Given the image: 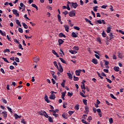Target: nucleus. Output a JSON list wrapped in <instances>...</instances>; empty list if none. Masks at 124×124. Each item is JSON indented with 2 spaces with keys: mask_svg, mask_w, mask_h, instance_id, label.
<instances>
[{
  "mask_svg": "<svg viewBox=\"0 0 124 124\" xmlns=\"http://www.w3.org/2000/svg\"><path fill=\"white\" fill-rule=\"evenodd\" d=\"M6 108L10 113H12V109H11V108H9V107H6Z\"/></svg>",
  "mask_w": 124,
  "mask_h": 124,
  "instance_id": "obj_38",
  "label": "nucleus"
},
{
  "mask_svg": "<svg viewBox=\"0 0 124 124\" xmlns=\"http://www.w3.org/2000/svg\"><path fill=\"white\" fill-rule=\"evenodd\" d=\"M2 116L3 117L4 119H6V118H7V112L6 111H3L2 112Z\"/></svg>",
  "mask_w": 124,
  "mask_h": 124,
  "instance_id": "obj_3",
  "label": "nucleus"
},
{
  "mask_svg": "<svg viewBox=\"0 0 124 124\" xmlns=\"http://www.w3.org/2000/svg\"><path fill=\"white\" fill-rule=\"evenodd\" d=\"M0 33L3 36H6V33H5V32L2 31H1V30H0Z\"/></svg>",
  "mask_w": 124,
  "mask_h": 124,
  "instance_id": "obj_17",
  "label": "nucleus"
},
{
  "mask_svg": "<svg viewBox=\"0 0 124 124\" xmlns=\"http://www.w3.org/2000/svg\"><path fill=\"white\" fill-rule=\"evenodd\" d=\"M106 31L108 33H110V32H111V28L108 27Z\"/></svg>",
  "mask_w": 124,
  "mask_h": 124,
  "instance_id": "obj_26",
  "label": "nucleus"
},
{
  "mask_svg": "<svg viewBox=\"0 0 124 124\" xmlns=\"http://www.w3.org/2000/svg\"><path fill=\"white\" fill-rule=\"evenodd\" d=\"M106 79L107 80V82L109 83V84H111V83H112V81L110 79H109V78H106Z\"/></svg>",
  "mask_w": 124,
  "mask_h": 124,
  "instance_id": "obj_42",
  "label": "nucleus"
},
{
  "mask_svg": "<svg viewBox=\"0 0 124 124\" xmlns=\"http://www.w3.org/2000/svg\"><path fill=\"white\" fill-rule=\"evenodd\" d=\"M109 122L110 124H113V118H111L109 119Z\"/></svg>",
  "mask_w": 124,
  "mask_h": 124,
  "instance_id": "obj_47",
  "label": "nucleus"
},
{
  "mask_svg": "<svg viewBox=\"0 0 124 124\" xmlns=\"http://www.w3.org/2000/svg\"><path fill=\"white\" fill-rule=\"evenodd\" d=\"M60 54H61V57H62V55H64V53H63V51H62V49H60Z\"/></svg>",
  "mask_w": 124,
  "mask_h": 124,
  "instance_id": "obj_49",
  "label": "nucleus"
},
{
  "mask_svg": "<svg viewBox=\"0 0 124 124\" xmlns=\"http://www.w3.org/2000/svg\"><path fill=\"white\" fill-rule=\"evenodd\" d=\"M22 25H23V27L24 28V29H28V25H27V24H26V23H22Z\"/></svg>",
  "mask_w": 124,
  "mask_h": 124,
  "instance_id": "obj_32",
  "label": "nucleus"
},
{
  "mask_svg": "<svg viewBox=\"0 0 124 124\" xmlns=\"http://www.w3.org/2000/svg\"><path fill=\"white\" fill-rule=\"evenodd\" d=\"M16 24H17L18 26H19V27H22V25H21V22H20L18 19L16 20Z\"/></svg>",
  "mask_w": 124,
  "mask_h": 124,
  "instance_id": "obj_24",
  "label": "nucleus"
},
{
  "mask_svg": "<svg viewBox=\"0 0 124 124\" xmlns=\"http://www.w3.org/2000/svg\"><path fill=\"white\" fill-rule=\"evenodd\" d=\"M81 88L82 90H86V87H85V84H82V85L81 86Z\"/></svg>",
  "mask_w": 124,
  "mask_h": 124,
  "instance_id": "obj_43",
  "label": "nucleus"
},
{
  "mask_svg": "<svg viewBox=\"0 0 124 124\" xmlns=\"http://www.w3.org/2000/svg\"><path fill=\"white\" fill-rule=\"evenodd\" d=\"M64 85H65V80L63 79L62 82L61 83V86L62 88H64Z\"/></svg>",
  "mask_w": 124,
  "mask_h": 124,
  "instance_id": "obj_20",
  "label": "nucleus"
},
{
  "mask_svg": "<svg viewBox=\"0 0 124 124\" xmlns=\"http://www.w3.org/2000/svg\"><path fill=\"white\" fill-rule=\"evenodd\" d=\"M110 97H111V98H113V99H115V100H117V98H116V97H115V96H114L113 94H110Z\"/></svg>",
  "mask_w": 124,
  "mask_h": 124,
  "instance_id": "obj_27",
  "label": "nucleus"
},
{
  "mask_svg": "<svg viewBox=\"0 0 124 124\" xmlns=\"http://www.w3.org/2000/svg\"><path fill=\"white\" fill-rule=\"evenodd\" d=\"M59 71H60V72H63V69L62 68H60V69L59 68V67H58V69H57Z\"/></svg>",
  "mask_w": 124,
  "mask_h": 124,
  "instance_id": "obj_41",
  "label": "nucleus"
},
{
  "mask_svg": "<svg viewBox=\"0 0 124 124\" xmlns=\"http://www.w3.org/2000/svg\"><path fill=\"white\" fill-rule=\"evenodd\" d=\"M24 36H25V38H26V39H30V38H31L32 37V36L30 37V36H27L26 35H25Z\"/></svg>",
  "mask_w": 124,
  "mask_h": 124,
  "instance_id": "obj_46",
  "label": "nucleus"
},
{
  "mask_svg": "<svg viewBox=\"0 0 124 124\" xmlns=\"http://www.w3.org/2000/svg\"><path fill=\"white\" fill-rule=\"evenodd\" d=\"M55 98H56V96L55 95V94H51L49 96L50 99H55Z\"/></svg>",
  "mask_w": 124,
  "mask_h": 124,
  "instance_id": "obj_18",
  "label": "nucleus"
},
{
  "mask_svg": "<svg viewBox=\"0 0 124 124\" xmlns=\"http://www.w3.org/2000/svg\"><path fill=\"white\" fill-rule=\"evenodd\" d=\"M8 52V53H9V52H10V50H9V49H6L4 50V53H6Z\"/></svg>",
  "mask_w": 124,
  "mask_h": 124,
  "instance_id": "obj_53",
  "label": "nucleus"
},
{
  "mask_svg": "<svg viewBox=\"0 0 124 124\" xmlns=\"http://www.w3.org/2000/svg\"><path fill=\"white\" fill-rule=\"evenodd\" d=\"M75 15H76L75 13L73 11L69 12V16H70V17H74V16H75Z\"/></svg>",
  "mask_w": 124,
  "mask_h": 124,
  "instance_id": "obj_2",
  "label": "nucleus"
},
{
  "mask_svg": "<svg viewBox=\"0 0 124 124\" xmlns=\"http://www.w3.org/2000/svg\"><path fill=\"white\" fill-rule=\"evenodd\" d=\"M64 28L65 29V31L67 32L69 31V26L68 25H64Z\"/></svg>",
  "mask_w": 124,
  "mask_h": 124,
  "instance_id": "obj_7",
  "label": "nucleus"
},
{
  "mask_svg": "<svg viewBox=\"0 0 124 124\" xmlns=\"http://www.w3.org/2000/svg\"><path fill=\"white\" fill-rule=\"evenodd\" d=\"M59 60H60L63 63H65V64H66V62H65V61H64L63 59L62 58H59Z\"/></svg>",
  "mask_w": 124,
  "mask_h": 124,
  "instance_id": "obj_23",
  "label": "nucleus"
},
{
  "mask_svg": "<svg viewBox=\"0 0 124 124\" xmlns=\"http://www.w3.org/2000/svg\"><path fill=\"white\" fill-rule=\"evenodd\" d=\"M14 41L17 44H20V42H19V41H18V40L16 39H14Z\"/></svg>",
  "mask_w": 124,
  "mask_h": 124,
  "instance_id": "obj_45",
  "label": "nucleus"
},
{
  "mask_svg": "<svg viewBox=\"0 0 124 124\" xmlns=\"http://www.w3.org/2000/svg\"><path fill=\"white\" fill-rule=\"evenodd\" d=\"M2 59L3 60L4 62H7V63H9V62H8L7 61V59H6L4 57H3V58H2Z\"/></svg>",
  "mask_w": 124,
  "mask_h": 124,
  "instance_id": "obj_36",
  "label": "nucleus"
},
{
  "mask_svg": "<svg viewBox=\"0 0 124 124\" xmlns=\"http://www.w3.org/2000/svg\"><path fill=\"white\" fill-rule=\"evenodd\" d=\"M71 36L72 37H74V38H76L78 36V33H75L74 32H73L72 33Z\"/></svg>",
  "mask_w": 124,
  "mask_h": 124,
  "instance_id": "obj_4",
  "label": "nucleus"
},
{
  "mask_svg": "<svg viewBox=\"0 0 124 124\" xmlns=\"http://www.w3.org/2000/svg\"><path fill=\"white\" fill-rule=\"evenodd\" d=\"M93 109L94 113H96L97 110H96V108H93Z\"/></svg>",
  "mask_w": 124,
  "mask_h": 124,
  "instance_id": "obj_64",
  "label": "nucleus"
},
{
  "mask_svg": "<svg viewBox=\"0 0 124 124\" xmlns=\"http://www.w3.org/2000/svg\"><path fill=\"white\" fill-rule=\"evenodd\" d=\"M79 80V78L78 77H76L74 76V81H78Z\"/></svg>",
  "mask_w": 124,
  "mask_h": 124,
  "instance_id": "obj_44",
  "label": "nucleus"
},
{
  "mask_svg": "<svg viewBox=\"0 0 124 124\" xmlns=\"http://www.w3.org/2000/svg\"><path fill=\"white\" fill-rule=\"evenodd\" d=\"M118 58H119L120 59H122V54L120 52H118Z\"/></svg>",
  "mask_w": 124,
  "mask_h": 124,
  "instance_id": "obj_60",
  "label": "nucleus"
},
{
  "mask_svg": "<svg viewBox=\"0 0 124 124\" xmlns=\"http://www.w3.org/2000/svg\"><path fill=\"white\" fill-rule=\"evenodd\" d=\"M87 101H88V100H86L85 99H83V103H84V104L85 105H87L88 103H87Z\"/></svg>",
  "mask_w": 124,
  "mask_h": 124,
  "instance_id": "obj_35",
  "label": "nucleus"
},
{
  "mask_svg": "<svg viewBox=\"0 0 124 124\" xmlns=\"http://www.w3.org/2000/svg\"><path fill=\"white\" fill-rule=\"evenodd\" d=\"M85 22H87V23H89L91 26H93V24L92 23V21L91 20L88 19V18H85Z\"/></svg>",
  "mask_w": 124,
  "mask_h": 124,
  "instance_id": "obj_11",
  "label": "nucleus"
},
{
  "mask_svg": "<svg viewBox=\"0 0 124 124\" xmlns=\"http://www.w3.org/2000/svg\"><path fill=\"white\" fill-rule=\"evenodd\" d=\"M74 50H76V51H78L79 50V47L78 46H74L73 47Z\"/></svg>",
  "mask_w": 124,
  "mask_h": 124,
  "instance_id": "obj_52",
  "label": "nucleus"
},
{
  "mask_svg": "<svg viewBox=\"0 0 124 124\" xmlns=\"http://www.w3.org/2000/svg\"><path fill=\"white\" fill-rule=\"evenodd\" d=\"M63 42H64V41H63L62 39H60L58 40L59 45L60 46L62 45V44L63 43Z\"/></svg>",
  "mask_w": 124,
  "mask_h": 124,
  "instance_id": "obj_12",
  "label": "nucleus"
},
{
  "mask_svg": "<svg viewBox=\"0 0 124 124\" xmlns=\"http://www.w3.org/2000/svg\"><path fill=\"white\" fill-rule=\"evenodd\" d=\"M15 61L16 62H20V60H19V59L17 57H16L15 58Z\"/></svg>",
  "mask_w": 124,
  "mask_h": 124,
  "instance_id": "obj_55",
  "label": "nucleus"
},
{
  "mask_svg": "<svg viewBox=\"0 0 124 124\" xmlns=\"http://www.w3.org/2000/svg\"><path fill=\"white\" fill-rule=\"evenodd\" d=\"M97 74L98 76H99V77H100V78H101V79H103V77H102V76H101V75H100V73H99L98 72H97Z\"/></svg>",
  "mask_w": 124,
  "mask_h": 124,
  "instance_id": "obj_39",
  "label": "nucleus"
},
{
  "mask_svg": "<svg viewBox=\"0 0 124 124\" xmlns=\"http://www.w3.org/2000/svg\"><path fill=\"white\" fill-rule=\"evenodd\" d=\"M104 62H105V64L106 65H108L109 64V62L107 61L106 60L104 61Z\"/></svg>",
  "mask_w": 124,
  "mask_h": 124,
  "instance_id": "obj_50",
  "label": "nucleus"
},
{
  "mask_svg": "<svg viewBox=\"0 0 124 124\" xmlns=\"http://www.w3.org/2000/svg\"><path fill=\"white\" fill-rule=\"evenodd\" d=\"M73 113H74V111H69L68 112V114L70 115V116H71Z\"/></svg>",
  "mask_w": 124,
  "mask_h": 124,
  "instance_id": "obj_56",
  "label": "nucleus"
},
{
  "mask_svg": "<svg viewBox=\"0 0 124 124\" xmlns=\"http://www.w3.org/2000/svg\"><path fill=\"white\" fill-rule=\"evenodd\" d=\"M107 35L106 34L104 31H103L102 33V36H103V37H106Z\"/></svg>",
  "mask_w": 124,
  "mask_h": 124,
  "instance_id": "obj_30",
  "label": "nucleus"
},
{
  "mask_svg": "<svg viewBox=\"0 0 124 124\" xmlns=\"http://www.w3.org/2000/svg\"><path fill=\"white\" fill-rule=\"evenodd\" d=\"M67 74L69 78H70V79H72V78H73V77H72V75H71V73H67Z\"/></svg>",
  "mask_w": 124,
  "mask_h": 124,
  "instance_id": "obj_16",
  "label": "nucleus"
},
{
  "mask_svg": "<svg viewBox=\"0 0 124 124\" xmlns=\"http://www.w3.org/2000/svg\"><path fill=\"white\" fill-rule=\"evenodd\" d=\"M34 62H39V57H36L33 59Z\"/></svg>",
  "mask_w": 124,
  "mask_h": 124,
  "instance_id": "obj_5",
  "label": "nucleus"
},
{
  "mask_svg": "<svg viewBox=\"0 0 124 124\" xmlns=\"http://www.w3.org/2000/svg\"><path fill=\"white\" fill-rule=\"evenodd\" d=\"M108 35L110 36L109 40H111V39H113V38H114V35H113V33H110Z\"/></svg>",
  "mask_w": 124,
  "mask_h": 124,
  "instance_id": "obj_21",
  "label": "nucleus"
},
{
  "mask_svg": "<svg viewBox=\"0 0 124 124\" xmlns=\"http://www.w3.org/2000/svg\"><path fill=\"white\" fill-rule=\"evenodd\" d=\"M45 100L47 102V103H50L51 102L48 98V96L46 95L45 96Z\"/></svg>",
  "mask_w": 124,
  "mask_h": 124,
  "instance_id": "obj_6",
  "label": "nucleus"
},
{
  "mask_svg": "<svg viewBox=\"0 0 124 124\" xmlns=\"http://www.w3.org/2000/svg\"><path fill=\"white\" fill-rule=\"evenodd\" d=\"M62 118H63V119H67L68 118L67 115L65 114H62Z\"/></svg>",
  "mask_w": 124,
  "mask_h": 124,
  "instance_id": "obj_28",
  "label": "nucleus"
},
{
  "mask_svg": "<svg viewBox=\"0 0 124 124\" xmlns=\"http://www.w3.org/2000/svg\"><path fill=\"white\" fill-rule=\"evenodd\" d=\"M53 64L54 65L55 67H56L57 68V69H59V66H58V64L57 63V62L56 61H54L53 62Z\"/></svg>",
  "mask_w": 124,
  "mask_h": 124,
  "instance_id": "obj_22",
  "label": "nucleus"
},
{
  "mask_svg": "<svg viewBox=\"0 0 124 124\" xmlns=\"http://www.w3.org/2000/svg\"><path fill=\"white\" fill-rule=\"evenodd\" d=\"M67 95L68 96H70V97H71V96L73 95V93H71L70 92H68Z\"/></svg>",
  "mask_w": 124,
  "mask_h": 124,
  "instance_id": "obj_33",
  "label": "nucleus"
},
{
  "mask_svg": "<svg viewBox=\"0 0 124 124\" xmlns=\"http://www.w3.org/2000/svg\"><path fill=\"white\" fill-rule=\"evenodd\" d=\"M80 73H81V70L76 71V75L77 76H80Z\"/></svg>",
  "mask_w": 124,
  "mask_h": 124,
  "instance_id": "obj_13",
  "label": "nucleus"
},
{
  "mask_svg": "<svg viewBox=\"0 0 124 124\" xmlns=\"http://www.w3.org/2000/svg\"><path fill=\"white\" fill-rule=\"evenodd\" d=\"M18 47L19 49H21V50H24V48L22 47V45H21V44H19Z\"/></svg>",
  "mask_w": 124,
  "mask_h": 124,
  "instance_id": "obj_57",
  "label": "nucleus"
},
{
  "mask_svg": "<svg viewBox=\"0 0 124 124\" xmlns=\"http://www.w3.org/2000/svg\"><path fill=\"white\" fill-rule=\"evenodd\" d=\"M48 122H49V123H53V118H52V117H51V116H49L48 117Z\"/></svg>",
  "mask_w": 124,
  "mask_h": 124,
  "instance_id": "obj_29",
  "label": "nucleus"
},
{
  "mask_svg": "<svg viewBox=\"0 0 124 124\" xmlns=\"http://www.w3.org/2000/svg\"><path fill=\"white\" fill-rule=\"evenodd\" d=\"M98 6H96L95 7H93V11H94L95 12H97V8H98Z\"/></svg>",
  "mask_w": 124,
  "mask_h": 124,
  "instance_id": "obj_31",
  "label": "nucleus"
},
{
  "mask_svg": "<svg viewBox=\"0 0 124 124\" xmlns=\"http://www.w3.org/2000/svg\"><path fill=\"white\" fill-rule=\"evenodd\" d=\"M20 5L21 7H26V6L24 5V3H20Z\"/></svg>",
  "mask_w": 124,
  "mask_h": 124,
  "instance_id": "obj_63",
  "label": "nucleus"
},
{
  "mask_svg": "<svg viewBox=\"0 0 124 124\" xmlns=\"http://www.w3.org/2000/svg\"><path fill=\"white\" fill-rule=\"evenodd\" d=\"M92 62H93V63H94V64H97L98 63L97 60H96V59H93Z\"/></svg>",
  "mask_w": 124,
  "mask_h": 124,
  "instance_id": "obj_9",
  "label": "nucleus"
},
{
  "mask_svg": "<svg viewBox=\"0 0 124 124\" xmlns=\"http://www.w3.org/2000/svg\"><path fill=\"white\" fill-rule=\"evenodd\" d=\"M53 116H54L55 118H58V117H59V114L56 113H53Z\"/></svg>",
  "mask_w": 124,
  "mask_h": 124,
  "instance_id": "obj_59",
  "label": "nucleus"
},
{
  "mask_svg": "<svg viewBox=\"0 0 124 124\" xmlns=\"http://www.w3.org/2000/svg\"><path fill=\"white\" fill-rule=\"evenodd\" d=\"M80 95H81V96H82V97H86V96H85V95L84 94V93L82 92H80Z\"/></svg>",
  "mask_w": 124,
  "mask_h": 124,
  "instance_id": "obj_58",
  "label": "nucleus"
},
{
  "mask_svg": "<svg viewBox=\"0 0 124 124\" xmlns=\"http://www.w3.org/2000/svg\"><path fill=\"white\" fill-rule=\"evenodd\" d=\"M59 37H64V38H65V37H66L65 36V35L63 34V33H60L59 34Z\"/></svg>",
  "mask_w": 124,
  "mask_h": 124,
  "instance_id": "obj_19",
  "label": "nucleus"
},
{
  "mask_svg": "<svg viewBox=\"0 0 124 124\" xmlns=\"http://www.w3.org/2000/svg\"><path fill=\"white\" fill-rule=\"evenodd\" d=\"M18 31L20 32V33H23V29L21 28H18Z\"/></svg>",
  "mask_w": 124,
  "mask_h": 124,
  "instance_id": "obj_40",
  "label": "nucleus"
},
{
  "mask_svg": "<svg viewBox=\"0 0 124 124\" xmlns=\"http://www.w3.org/2000/svg\"><path fill=\"white\" fill-rule=\"evenodd\" d=\"M75 109L77 111H78V110H79V105H76L75 107Z\"/></svg>",
  "mask_w": 124,
  "mask_h": 124,
  "instance_id": "obj_34",
  "label": "nucleus"
},
{
  "mask_svg": "<svg viewBox=\"0 0 124 124\" xmlns=\"http://www.w3.org/2000/svg\"><path fill=\"white\" fill-rule=\"evenodd\" d=\"M43 114H44L43 116H44V117H45L46 118H48L49 115L47 114V113H46V111H44Z\"/></svg>",
  "mask_w": 124,
  "mask_h": 124,
  "instance_id": "obj_25",
  "label": "nucleus"
},
{
  "mask_svg": "<svg viewBox=\"0 0 124 124\" xmlns=\"http://www.w3.org/2000/svg\"><path fill=\"white\" fill-rule=\"evenodd\" d=\"M65 93H66V91L62 93V98L63 99V100H64V96H65Z\"/></svg>",
  "mask_w": 124,
  "mask_h": 124,
  "instance_id": "obj_10",
  "label": "nucleus"
},
{
  "mask_svg": "<svg viewBox=\"0 0 124 124\" xmlns=\"http://www.w3.org/2000/svg\"><path fill=\"white\" fill-rule=\"evenodd\" d=\"M1 101L4 103L5 104H6L7 103V101L4 99H2Z\"/></svg>",
  "mask_w": 124,
  "mask_h": 124,
  "instance_id": "obj_48",
  "label": "nucleus"
},
{
  "mask_svg": "<svg viewBox=\"0 0 124 124\" xmlns=\"http://www.w3.org/2000/svg\"><path fill=\"white\" fill-rule=\"evenodd\" d=\"M67 105V103H66V102L64 103V104H63V108H66Z\"/></svg>",
  "mask_w": 124,
  "mask_h": 124,
  "instance_id": "obj_51",
  "label": "nucleus"
},
{
  "mask_svg": "<svg viewBox=\"0 0 124 124\" xmlns=\"http://www.w3.org/2000/svg\"><path fill=\"white\" fill-rule=\"evenodd\" d=\"M72 5L74 8H77V7L78 6V4H77L76 2H72Z\"/></svg>",
  "mask_w": 124,
  "mask_h": 124,
  "instance_id": "obj_8",
  "label": "nucleus"
},
{
  "mask_svg": "<svg viewBox=\"0 0 124 124\" xmlns=\"http://www.w3.org/2000/svg\"><path fill=\"white\" fill-rule=\"evenodd\" d=\"M14 117H15L16 120H17V119H21L22 116H19L17 114H15Z\"/></svg>",
  "mask_w": 124,
  "mask_h": 124,
  "instance_id": "obj_14",
  "label": "nucleus"
},
{
  "mask_svg": "<svg viewBox=\"0 0 124 124\" xmlns=\"http://www.w3.org/2000/svg\"><path fill=\"white\" fill-rule=\"evenodd\" d=\"M46 8H47V9H49V10H52V7H50V6H47Z\"/></svg>",
  "mask_w": 124,
  "mask_h": 124,
  "instance_id": "obj_62",
  "label": "nucleus"
},
{
  "mask_svg": "<svg viewBox=\"0 0 124 124\" xmlns=\"http://www.w3.org/2000/svg\"><path fill=\"white\" fill-rule=\"evenodd\" d=\"M119 69H120V68L119 67L115 66L113 68V70L116 72H119Z\"/></svg>",
  "mask_w": 124,
  "mask_h": 124,
  "instance_id": "obj_15",
  "label": "nucleus"
},
{
  "mask_svg": "<svg viewBox=\"0 0 124 124\" xmlns=\"http://www.w3.org/2000/svg\"><path fill=\"white\" fill-rule=\"evenodd\" d=\"M61 16L60 15H58V19L59 22H61Z\"/></svg>",
  "mask_w": 124,
  "mask_h": 124,
  "instance_id": "obj_54",
  "label": "nucleus"
},
{
  "mask_svg": "<svg viewBox=\"0 0 124 124\" xmlns=\"http://www.w3.org/2000/svg\"><path fill=\"white\" fill-rule=\"evenodd\" d=\"M12 11L13 14L16 15V16L19 17L20 16V15L18 13V11L17 10L13 9Z\"/></svg>",
  "mask_w": 124,
  "mask_h": 124,
  "instance_id": "obj_1",
  "label": "nucleus"
},
{
  "mask_svg": "<svg viewBox=\"0 0 124 124\" xmlns=\"http://www.w3.org/2000/svg\"><path fill=\"white\" fill-rule=\"evenodd\" d=\"M101 76H103V77H106V75L105 74V73H104V72H102L101 74Z\"/></svg>",
  "mask_w": 124,
  "mask_h": 124,
  "instance_id": "obj_61",
  "label": "nucleus"
},
{
  "mask_svg": "<svg viewBox=\"0 0 124 124\" xmlns=\"http://www.w3.org/2000/svg\"><path fill=\"white\" fill-rule=\"evenodd\" d=\"M74 29H75V30H76L77 31H80V28L78 26H74Z\"/></svg>",
  "mask_w": 124,
  "mask_h": 124,
  "instance_id": "obj_37",
  "label": "nucleus"
}]
</instances>
